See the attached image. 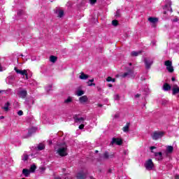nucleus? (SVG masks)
<instances>
[{
  "mask_svg": "<svg viewBox=\"0 0 179 179\" xmlns=\"http://www.w3.org/2000/svg\"><path fill=\"white\" fill-rule=\"evenodd\" d=\"M56 153L64 157V156H68V146L65 143L57 144V147L55 148Z\"/></svg>",
  "mask_w": 179,
  "mask_h": 179,
  "instance_id": "f257e3e1",
  "label": "nucleus"
},
{
  "mask_svg": "<svg viewBox=\"0 0 179 179\" xmlns=\"http://www.w3.org/2000/svg\"><path fill=\"white\" fill-rule=\"evenodd\" d=\"M153 141H157V139H161V138H163L164 136V131H155L151 135Z\"/></svg>",
  "mask_w": 179,
  "mask_h": 179,
  "instance_id": "f03ea898",
  "label": "nucleus"
},
{
  "mask_svg": "<svg viewBox=\"0 0 179 179\" xmlns=\"http://www.w3.org/2000/svg\"><path fill=\"white\" fill-rule=\"evenodd\" d=\"M165 66H166V70L170 73H173L174 72V67L173 66V62L170 60L165 61L164 62Z\"/></svg>",
  "mask_w": 179,
  "mask_h": 179,
  "instance_id": "7ed1b4c3",
  "label": "nucleus"
},
{
  "mask_svg": "<svg viewBox=\"0 0 179 179\" xmlns=\"http://www.w3.org/2000/svg\"><path fill=\"white\" fill-rule=\"evenodd\" d=\"M145 167L147 170H152L153 167H155V164H153V161L152 159H148L145 162Z\"/></svg>",
  "mask_w": 179,
  "mask_h": 179,
  "instance_id": "20e7f679",
  "label": "nucleus"
},
{
  "mask_svg": "<svg viewBox=\"0 0 179 179\" xmlns=\"http://www.w3.org/2000/svg\"><path fill=\"white\" fill-rule=\"evenodd\" d=\"M110 145H117L118 146H121V145H122V139L120 138H113Z\"/></svg>",
  "mask_w": 179,
  "mask_h": 179,
  "instance_id": "39448f33",
  "label": "nucleus"
},
{
  "mask_svg": "<svg viewBox=\"0 0 179 179\" xmlns=\"http://www.w3.org/2000/svg\"><path fill=\"white\" fill-rule=\"evenodd\" d=\"M86 120V117H82L79 115H75L74 116V120L75 122L77 124H85V120Z\"/></svg>",
  "mask_w": 179,
  "mask_h": 179,
  "instance_id": "423d86ee",
  "label": "nucleus"
},
{
  "mask_svg": "<svg viewBox=\"0 0 179 179\" xmlns=\"http://www.w3.org/2000/svg\"><path fill=\"white\" fill-rule=\"evenodd\" d=\"M144 62L146 69H150V66H152L153 64V59L147 58L144 59Z\"/></svg>",
  "mask_w": 179,
  "mask_h": 179,
  "instance_id": "0eeeda50",
  "label": "nucleus"
},
{
  "mask_svg": "<svg viewBox=\"0 0 179 179\" xmlns=\"http://www.w3.org/2000/svg\"><path fill=\"white\" fill-rule=\"evenodd\" d=\"M154 156L155 157V159L157 160V162H162L163 160V152H155Z\"/></svg>",
  "mask_w": 179,
  "mask_h": 179,
  "instance_id": "6e6552de",
  "label": "nucleus"
},
{
  "mask_svg": "<svg viewBox=\"0 0 179 179\" xmlns=\"http://www.w3.org/2000/svg\"><path fill=\"white\" fill-rule=\"evenodd\" d=\"M14 71H15L16 73H18L19 75H22V76H24V75L27 74V72H30L29 70H19L16 67H15Z\"/></svg>",
  "mask_w": 179,
  "mask_h": 179,
  "instance_id": "1a4fd4ad",
  "label": "nucleus"
},
{
  "mask_svg": "<svg viewBox=\"0 0 179 179\" xmlns=\"http://www.w3.org/2000/svg\"><path fill=\"white\" fill-rule=\"evenodd\" d=\"M173 150H174V148L171 145H167L166 150L165 152V156H170L171 153H173Z\"/></svg>",
  "mask_w": 179,
  "mask_h": 179,
  "instance_id": "9d476101",
  "label": "nucleus"
},
{
  "mask_svg": "<svg viewBox=\"0 0 179 179\" xmlns=\"http://www.w3.org/2000/svg\"><path fill=\"white\" fill-rule=\"evenodd\" d=\"M87 173L86 172L82 171L77 173L76 178L77 179H85L86 178V176Z\"/></svg>",
  "mask_w": 179,
  "mask_h": 179,
  "instance_id": "9b49d317",
  "label": "nucleus"
},
{
  "mask_svg": "<svg viewBox=\"0 0 179 179\" xmlns=\"http://www.w3.org/2000/svg\"><path fill=\"white\" fill-rule=\"evenodd\" d=\"M18 95L21 99H25L27 96V91L26 90H21L18 92Z\"/></svg>",
  "mask_w": 179,
  "mask_h": 179,
  "instance_id": "f8f14e48",
  "label": "nucleus"
},
{
  "mask_svg": "<svg viewBox=\"0 0 179 179\" xmlns=\"http://www.w3.org/2000/svg\"><path fill=\"white\" fill-rule=\"evenodd\" d=\"M79 101L81 104H85V103H87L89 101V98L87 97V96L84 95L79 98Z\"/></svg>",
  "mask_w": 179,
  "mask_h": 179,
  "instance_id": "ddd939ff",
  "label": "nucleus"
},
{
  "mask_svg": "<svg viewBox=\"0 0 179 179\" xmlns=\"http://www.w3.org/2000/svg\"><path fill=\"white\" fill-rule=\"evenodd\" d=\"M164 10H169L170 12H173V9L171 8V1L168 0V3L164 7Z\"/></svg>",
  "mask_w": 179,
  "mask_h": 179,
  "instance_id": "4468645a",
  "label": "nucleus"
},
{
  "mask_svg": "<svg viewBox=\"0 0 179 179\" xmlns=\"http://www.w3.org/2000/svg\"><path fill=\"white\" fill-rule=\"evenodd\" d=\"M79 78L82 80H86V79H89V75L85 74V73L81 72L80 73Z\"/></svg>",
  "mask_w": 179,
  "mask_h": 179,
  "instance_id": "2eb2a0df",
  "label": "nucleus"
},
{
  "mask_svg": "<svg viewBox=\"0 0 179 179\" xmlns=\"http://www.w3.org/2000/svg\"><path fill=\"white\" fill-rule=\"evenodd\" d=\"M173 94H178L179 93V86L176 85L172 88Z\"/></svg>",
  "mask_w": 179,
  "mask_h": 179,
  "instance_id": "dca6fc26",
  "label": "nucleus"
},
{
  "mask_svg": "<svg viewBox=\"0 0 179 179\" xmlns=\"http://www.w3.org/2000/svg\"><path fill=\"white\" fill-rule=\"evenodd\" d=\"M148 21L150 23H152L153 24H155V23H157V22L159 21V20L157 17H149L148 18Z\"/></svg>",
  "mask_w": 179,
  "mask_h": 179,
  "instance_id": "f3484780",
  "label": "nucleus"
},
{
  "mask_svg": "<svg viewBox=\"0 0 179 179\" xmlns=\"http://www.w3.org/2000/svg\"><path fill=\"white\" fill-rule=\"evenodd\" d=\"M171 89V86H170V85H169V83H166L164 84L163 90L165 92H168V90H170Z\"/></svg>",
  "mask_w": 179,
  "mask_h": 179,
  "instance_id": "a211bd4d",
  "label": "nucleus"
},
{
  "mask_svg": "<svg viewBox=\"0 0 179 179\" xmlns=\"http://www.w3.org/2000/svg\"><path fill=\"white\" fill-rule=\"evenodd\" d=\"M129 125H131V124L129 122H127L126 124V125L124 127H123V128H122L123 132H129Z\"/></svg>",
  "mask_w": 179,
  "mask_h": 179,
  "instance_id": "6ab92c4d",
  "label": "nucleus"
},
{
  "mask_svg": "<svg viewBox=\"0 0 179 179\" xmlns=\"http://www.w3.org/2000/svg\"><path fill=\"white\" fill-rule=\"evenodd\" d=\"M22 174H24V177H29V176H30V170L24 169L22 170Z\"/></svg>",
  "mask_w": 179,
  "mask_h": 179,
  "instance_id": "aec40b11",
  "label": "nucleus"
},
{
  "mask_svg": "<svg viewBox=\"0 0 179 179\" xmlns=\"http://www.w3.org/2000/svg\"><path fill=\"white\" fill-rule=\"evenodd\" d=\"M141 53H142L141 51H138V52L132 51L131 52V57H138V55H141Z\"/></svg>",
  "mask_w": 179,
  "mask_h": 179,
  "instance_id": "412c9836",
  "label": "nucleus"
},
{
  "mask_svg": "<svg viewBox=\"0 0 179 179\" xmlns=\"http://www.w3.org/2000/svg\"><path fill=\"white\" fill-rule=\"evenodd\" d=\"M134 72L132 71H129L127 73H124L122 76V78H127V76H132Z\"/></svg>",
  "mask_w": 179,
  "mask_h": 179,
  "instance_id": "4be33fe9",
  "label": "nucleus"
},
{
  "mask_svg": "<svg viewBox=\"0 0 179 179\" xmlns=\"http://www.w3.org/2000/svg\"><path fill=\"white\" fill-rule=\"evenodd\" d=\"M37 148L38 150H44V149H45V145L43 143H39Z\"/></svg>",
  "mask_w": 179,
  "mask_h": 179,
  "instance_id": "5701e85b",
  "label": "nucleus"
},
{
  "mask_svg": "<svg viewBox=\"0 0 179 179\" xmlns=\"http://www.w3.org/2000/svg\"><path fill=\"white\" fill-rule=\"evenodd\" d=\"M83 94H85V92L83 90H78L76 91L77 96H83Z\"/></svg>",
  "mask_w": 179,
  "mask_h": 179,
  "instance_id": "b1692460",
  "label": "nucleus"
},
{
  "mask_svg": "<svg viewBox=\"0 0 179 179\" xmlns=\"http://www.w3.org/2000/svg\"><path fill=\"white\" fill-rule=\"evenodd\" d=\"M57 17H62L64 16V10H59L57 12Z\"/></svg>",
  "mask_w": 179,
  "mask_h": 179,
  "instance_id": "393cba45",
  "label": "nucleus"
},
{
  "mask_svg": "<svg viewBox=\"0 0 179 179\" xmlns=\"http://www.w3.org/2000/svg\"><path fill=\"white\" fill-rule=\"evenodd\" d=\"M64 103L66 104H69V103H72V97L69 96L66 99L64 100Z\"/></svg>",
  "mask_w": 179,
  "mask_h": 179,
  "instance_id": "a878e982",
  "label": "nucleus"
},
{
  "mask_svg": "<svg viewBox=\"0 0 179 179\" xmlns=\"http://www.w3.org/2000/svg\"><path fill=\"white\" fill-rule=\"evenodd\" d=\"M36 169H37L36 165H31L29 170L30 173H34V171H36Z\"/></svg>",
  "mask_w": 179,
  "mask_h": 179,
  "instance_id": "bb28decb",
  "label": "nucleus"
},
{
  "mask_svg": "<svg viewBox=\"0 0 179 179\" xmlns=\"http://www.w3.org/2000/svg\"><path fill=\"white\" fill-rule=\"evenodd\" d=\"M50 62H57V57L55 56H50Z\"/></svg>",
  "mask_w": 179,
  "mask_h": 179,
  "instance_id": "cd10ccee",
  "label": "nucleus"
},
{
  "mask_svg": "<svg viewBox=\"0 0 179 179\" xmlns=\"http://www.w3.org/2000/svg\"><path fill=\"white\" fill-rule=\"evenodd\" d=\"M4 111H8L9 110V102H7L3 107Z\"/></svg>",
  "mask_w": 179,
  "mask_h": 179,
  "instance_id": "c85d7f7f",
  "label": "nucleus"
},
{
  "mask_svg": "<svg viewBox=\"0 0 179 179\" xmlns=\"http://www.w3.org/2000/svg\"><path fill=\"white\" fill-rule=\"evenodd\" d=\"M29 159V155L27 154H24L22 156V160L26 162Z\"/></svg>",
  "mask_w": 179,
  "mask_h": 179,
  "instance_id": "c756f323",
  "label": "nucleus"
},
{
  "mask_svg": "<svg viewBox=\"0 0 179 179\" xmlns=\"http://www.w3.org/2000/svg\"><path fill=\"white\" fill-rule=\"evenodd\" d=\"M106 81L107 82H115V78H111V77H108L107 78H106Z\"/></svg>",
  "mask_w": 179,
  "mask_h": 179,
  "instance_id": "7c9ffc66",
  "label": "nucleus"
},
{
  "mask_svg": "<svg viewBox=\"0 0 179 179\" xmlns=\"http://www.w3.org/2000/svg\"><path fill=\"white\" fill-rule=\"evenodd\" d=\"M110 157V155H108V152H106L104 154H103V158L104 159H108Z\"/></svg>",
  "mask_w": 179,
  "mask_h": 179,
  "instance_id": "2f4dec72",
  "label": "nucleus"
},
{
  "mask_svg": "<svg viewBox=\"0 0 179 179\" xmlns=\"http://www.w3.org/2000/svg\"><path fill=\"white\" fill-rule=\"evenodd\" d=\"M112 24H113V26H118V21H117V20H113L112 21Z\"/></svg>",
  "mask_w": 179,
  "mask_h": 179,
  "instance_id": "473e14b6",
  "label": "nucleus"
},
{
  "mask_svg": "<svg viewBox=\"0 0 179 179\" xmlns=\"http://www.w3.org/2000/svg\"><path fill=\"white\" fill-rule=\"evenodd\" d=\"M85 125H86V123H81L79 126V129H83V128H85Z\"/></svg>",
  "mask_w": 179,
  "mask_h": 179,
  "instance_id": "72a5a7b5",
  "label": "nucleus"
},
{
  "mask_svg": "<svg viewBox=\"0 0 179 179\" xmlns=\"http://www.w3.org/2000/svg\"><path fill=\"white\" fill-rule=\"evenodd\" d=\"M114 99H115V100H120V95L115 94L114 95Z\"/></svg>",
  "mask_w": 179,
  "mask_h": 179,
  "instance_id": "f704fd0d",
  "label": "nucleus"
},
{
  "mask_svg": "<svg viewBox=\"0 0 179 179\" xmlns=\"http://www.w3.org/2000/svg\"><path fill=\"white\" fill-rule=\"evenodd\" d=\"M89 86H96V84L90 83V81L87 82Z\"/></svg>",
  "mask_w": 179,
  "mask_h": 179,
  "instance_id": "c9c22d12",
  "label": "nucleus"
},
{
  "mask_svg": "<svg viewBox=\"0 0 179 179\" xmlns=\"http://www.w3.org/2000/svg\"><path fill=\"white\" fill-rule=\"evenodd\" d=\"M115 16L116 17H120V10H117V11L115 13Z\"/></svg>",
  "mask_w": 179,
  "mask_h": 179,
  "instance_id": "e433bc0d",
  "label": "nucleus"
},
{
  "mask_svg": "<svg viewBox=\"0 0 179 179\" xmlns=\"http://www.w3.org/2000/svg\"><path fill=\"white\" fill-rule=\"evenodd\" d=\"M90 2L91 3V5H94V3H96V0H90Z\"/></svg>",
  "mask_w": 179,
  "mask_h": 179,
  "instance_id": "4c0bfd02",
  "label": "nucleus"
},
{
  "mask_svg": "<svg viewBox=\"0 0 179 179\" xmlns=\"http://www.w3.org/2000/svg\"><path fill=\"white\" fill-rule=\"evenodd\" d=\"M30 85H32L33 86H34L36 85V81L34 80L30 81Z\"/></svg>",
  "mask_w": 179,
  "mask_h": 179,
  "instance_id": "58836bf2",
  "label": "nucleus"
},
{
  "mask_svg": "<svg viewBox=\"0 0 179 179\" xmlns=\"http://www.w3.org/2000/svg\"><path fill=\"white\" fill-rule=\"evenodd\" d=\"M17 114H18V115H23V111L22 110H19L17 112Z\"/></svg>",
  "mask_w": 179,
  "mask_h": 179,
  "instance_id": "ea45409f",
  "label": "nucleus"
},
{
  "mask_svg": "<svg viewBox=\"0 0 179 179\" xmlns=\"http://www.w3.org/2000/svg\"><path fill=\"white\" fill-rule=\"evenodd\" d=\"M150 149L151 152L153 153V149H156V147L152 146L150 148Z\"/></svg>",
  "mask_w": 179,
  "mask_h": 179,
  "instance_id": "a19ab883",
  "label": "nucleus"
},
{
  "mask_svg": "<svg viewBox=\"0 0 179 179\" xmlns=\"http://www.w3.org/2000/svg\"><path fill=\"white\" fill-rule=\"evenodd\" d=\"M25 79H29V72H27V75H24Z\"/></svg>",
  "mask_w": 179,
  "mask_h": 179,
  "instance_id": "79ce46f5",
  "label": "nucleus"
},
{
  "mask_svg": "<svg viewBox=\"0 0 179 179\" xmlns=\"http://www.w3.org/2000/svg\"><path fill=\"white\" fill-rule=\"evenodd\" d=\"M31 131H34V132L36 131V128H31L29 131V134H30Z\"/></svg>",
  "mask_w": 179,
  "mask_h": 179,
  "instance_id": "37998d69",
  "label": "nucleus"
},
{
  "mask_svg": "<svg viewBox=\"0 0 179 179\" xmlns=\"http://www.w3.org/2000/svg\"><path fill=\"white\" fill-rule=\"evenodd\" d=\"M22 13H23V10H19L17 12V15H22Z\"/></svg>",
  "mask_w": 179,
  "mask_h": 179,
  "instance_id": "c03bdc74",
  "label": "nucleus"
},
{
  "mask_svg": "<svg viewBox=\"0 0 179 179\" xmlns=\"http://www.w3.org/2000/svg\"><path fill=\"white\" fill-rule=\"evenodd\" d=\"M48 143H49V145H52V141L51 140H49L48 141Z\"/></svg>",
  "mask_w": 179,
  "mask_h": 179,
  "instance_id": "a18cd8bd",
  "label": "nucleus"
},
{
  "mask_svg": "<svg viewBox=\"0 0 179 179\" xmlns=\"http://www.w3.org/2000/svg\"><path fill=\"white\" fill-rule=\"evenodd\" d=\"M90 83H92V82H94V79H91L89 80Z\"/></svg>",
  "mask_w": 179,
  "mask_h": 179,
  "instance_id": "49530a36",
  "label": "nucleus"
},
{
  "mask_svg": "<svg viewBox=\"0 0 179 179\" xmlns=\"http://www.w3.org/2000/svg\"><path fill=\"white\" fill-rule=\"evenodd\" d=\"M175 179H179V176L178 175H176L175 176Z\"/></svg>",
  "mask_w": 179,
  "mask_h": 179,
  "instance_id": "de8ad7c7",
  "label": "nucleus"
},
{
  "mask_svg": "<svg viewBox=\"0 0 179 179\" xmlns=\"http://www.w3.org/2000/svg\"><path fill=\"white\" fill-rule=\"evenodd\" d=\"M108 87H113V85H111V84H108Z\"/></svg>",
  "mask_w": 179,
  "mask_h": 179,
  "instance_id": "09e8293b",
  "label": "nucleus"
},
{
  "mask_svg": "<svg viewBox=\"0 0 179 179\" xmlns=\"http://www.w3.org/2000/svg\"><path fill=\"white\" fill-rule=\"evenodd\" d=\"M174 80H176V78L173 77L172 78V82H174Z\"/></svg>",
  "mask_w": 179,
  "mask_h": 179,
  "instance_id": "8fccbe9b",
  "label": "nucleus"
},
{
  "mask_svg": "<svg viewBox=\"0 0 179 179\" xmlns=\"http://www.w3.org/2000/svg\"><path fill=\"white\" fill-rule=\"evenodd\" d=\"M98 107H103V105H101V104H98Z\"/></svg>",
  "mask_w": 179,
  "mask_h": 179,
  "instance_id": "3c124183",
  "label": "nucleus"
},
{
  "mask_svg": "<svg viewBox=\"0 0 179 179\" xmlns=\"http://www.w3.org/2000/svg\"><path fill=\"white\" fill-rule=\"evenodd\" d=\"M3 118H5V117H3V116H1V117H0L1 120H3Z\"/></svg>",
  "mask_w": 179,
  "mask_h": 179,
  "instance_id": "603ef678",
  "label": "nucleus"
},
{
  "mask_svg": "<svg viewBox=\"0 0 179 179\" xmlns=\"http://www.w3.org/2000/svg\"><path fill=\"white\" fill-rule=\"evenodd\" d=\"M5 91L3 90H0V93H4Z\"/></svg>",
  "mask_w": 179,
  "mask_h": 179,
  "instance_id": "864d4df0",
  "label": "nucleus"
},
{
  "mask_svg": "<svg viewBox=\"0 0 179 179\" xmlns=\"http://www.w3.org/2000/svg\"><path fill=\"white\" fill-rule=\"evenodd\" d=\"M128 153V151H124V155H127Z\"/></svg>",
  "mask_w": 179,
  "mask_h": 179,
  "instance_id": "5fc2aeb1",
  "label": "nucleus"
},
{
  "mask_svg": "<svg viewBox=\"0 0 179 179\" xmlns=\"http://www.w3.org/2000/svg\"><path fill=\"white\" fill-rule=\"evenodd\" d=\"M164 15H166V13H167V11H164Z\"/></svg>",
  "mask_w": 179,
  "mask_h": 179,
  "instance_id": "6e6d98bb",
  "label": "nucleus"
},
{
  "mask_svg": "<svg viewBox=\"0 0 179 179\" xmlns=\"http://www.w3.org/2000/svg\"><path fill=\"white\" fill-rule=\"evenodd\" d=\"M136 97H139V94H136Z\"/></svg>",
  "mask_w": 179,
  "mask_h": 179,
  "instance_id": "4d7b16f0",
  "label": "nucleus"
},
{
  "mask_svg": "<svg viewBox=\"0 0 179 179\" xmlns=\"http://www.w3.org/2000/svg\"><path fill=\"white\" fill-rule=\"evenodd\" d=\"M46 90H48V91L50 90V88H49V89H48V88H46Z\"/></svg>",
  "mask_w": 179,
  "mask_h": 179,
  "instance_id": "13d9d810",
  "label": "nucleus"
},
{
  "mask_svg": "<svg viewBox=\"0 0 179 179\" xmlns=\"http://www.w3.org/2000/svg\"><path fill=\"white\" fill-rule=\"evenodd\" d=\"M56 179H61V178H57Z\"/></svg>",
  "mask_w": 179,
  "mask_h": 179,
  "instance_id": "bf43d9fd",
  "label": "nucleus"
},
{
  "mask_svg": "<svg viewBox=\"0 0 179 179\" xmlns=\"http://www.w3.org/2000/svg\"><path fill=\"white\" fill-rule=\"evenodd\" d=\"M69 177H70V176H67V178H69Z\"/></svg>",
  "mask_w": 179,
  "mask_h": 179,
  "instance_id": "052dcab7",
  "label": "nucleus"
},
{
  "mask_svg": "<svg viewBox=\"0 0 179 179\" xmlns=\"http://www.w3.org/2000/svg\"><path fill=\"white\" fill-rule=\"evenodd\" d=\"M21 57H23V55H21Z\"/></svg>",
  "mask_w": 179,
  "mask_h": 179,
  "instance_id": "680f3d73",
  "label": "nucleus"
},
{
  "mask_svg": "<svg viewBox=\"0 0 179 179\" xmlns=\"http://www.w3.org/2000/svg\"><path fill=\"white\" fill-rule=\"evenodd\" d=\"M129 65H132V64L130 63Z\"/></svg>",
  "mask_w": 179,
  "mask_h": 179,
  "instance_id": "e2e57ef3",
  "label": "nucleus"
},
{
  "mask_svg": "<svg viewBox=\"0 0 179 179\" xmlns=\"http://www.w3.org/2000/svg\"><path fill=\"white\" fill-rule=\"evenodd\" d=\"M97 152H99V151L96 150V153H97Z\"/></svg>",
  "mask_w": 179,
  "mask_h": 179,
  "instance_id": "0e129e2a",
  "label": "nucleus"
},
{
  "mask_svg": "<svg viewBox=\"0 0 179 179\" xmlns=\"http://www.w3.org/2000/svg\"><path fill=\"white\" fill-rule=\"evenodd\" d=\"M50 89H51V86H50Z\"/></svg>",
  "mask_w": 179,
  "mask_h": 179,
  "instance_id": "69168bd1",
  "label": "nucleus"
},
{
  "mask_svg": "<svg viewBox=\"0 0 179 179\" xmlns=\"http://www.w3.org/2000/svg\"><path fill=\"white\" fill-rule=\"evenodd\" d=\"M64 179H66V178H65Z\"/></svg>",
  "mask_w": 179,
  "mask_h": 179,
  "instance_id": "338daca9",
  "label": "nucleus"
}]
</instances>
